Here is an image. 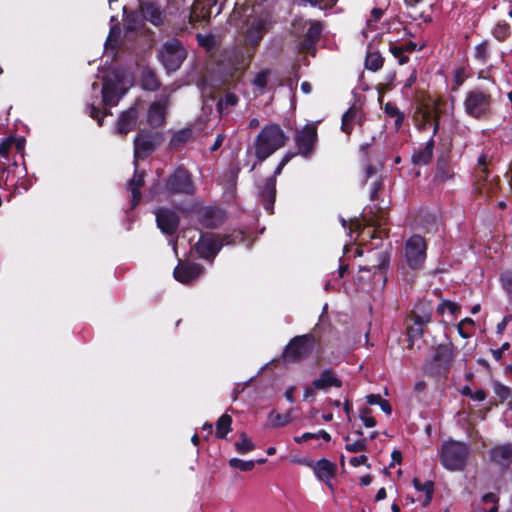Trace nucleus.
<instances>
[{
  "mask_svg": "<svg viewBox=\"0 0 512 512\" xmlns=\"http://www.w3.org/2000/svg\"><path fill=\"white\" fill-rule=\"evenodd\" d=\"M165 190L172 194H191L193 193L194 186L189 173L184 169H177L173 175L168 179Z\"/></svg>",
  "mask_w": 512,
  "mask_h": 512,
  "instance_id": "nucleus-11",
  "label": "nucleus"
},
{
  "mask_svg": "<svg viewBox=\"0 0 512 512\" xmlns=\"http://www.w3.org/2000/svg\"><path fill=\"white\" fill-rule=\"evenodd\" d=\"M156 221L159 229L165 234H173L179 224L178 215L170 209H159L156 211Z\"/></svg>",
  "mask_w": 512,
  "mask_h": 512,
  "instance_id": "nucleus-14",
  "label": "nucleus"
},
{
  "mask_svg": "<svg viewBox=\"0 0 512 512\" xmlns=\"http://www.w3.org/2000/svg\"><path fill=\"white\" fill-rule=\"evenodd\" d=\"M238 97L233 93H226L223 98H221L218 102V109L220 112H223V110L228 109L229 107H233L237 104Z\"/></svg>",
  "mask_w": 512,
  "mask_h": 512,
  "instance_id": "nucleus-40",
  "label": "nucleus"
},
{
  "mask_svg": "<svg viewBox=\"0 0 512 512\" xmlns=\"http://www.w3.org/2000/svg\"><path fill=\"white\" fill-rule=\"evenodd\" d=\"M254 460H242L239 458H231L229 460V466L233 469H238L240 471H251L255 467Z\"/></svg>",
  "mask_w": 512,
  "mask_h": 512,
  "instance_id": "nucleus-35",
  "label": "nucleus"
},
{
  "mask_svg": "<svg viewBox=\"0 0 512 512\" xmlns=\"http://www.w3.org/2000/svg\"><path fill=\"white\" fill-rule=\"evenodd\" d=\"M383 400L380 394H369L366 396V401L369 405H379Z\"/></svg>",
  "mask_w": 512,
  "mask_h": 512,
  "instance_id": "nucleus-55",
  "label": "nucleus"
},
{
  "mask_svg": "<svg viewBox=\"0 0 512 512\" xmlns=\"http://www.w3.org/2000/svg\"><path fill=\"white\" fill-rule=\"evenodd\" d=\"M322 24L320 22H312L310 27L308 28L307 30V33H306V39L304 41V48L305 49H310L313 47V45L315 44V42L318 40V38L320 37V34L322 32Z\"/></svg>",
  "mask_w": 512,
  "mask_h": 512,
  "instance_id": "nucleus-27",
  "label": "nucleus"
},
{
  "mask_svg": "<svg viewBox=\"0 0 512 512\" xmlns=\"http://www.w3.org/2000/svg\"><path fill=\"white\" fill-rule=\"evenodd\" d=\"M312 385L315 389L326 391L333 387L340 388L342 381L332 369H324L319 376L314 379Z\"/></svg>",
  "mask_w": 512,
  "mask_h": 512,
  "instance_id": "nucleus-17",
  "label": "nucleus"
},
{
  "mask_svg": "<svg viewBox=\"0 0 512 512\" xmlns=\"http://www.w3.org/2000/svg\"><path fill=\"white\" fill-rule=\"evenodd\" d=\"M217 0H195L190 13L191 22L207 20L211 17L212 9L216 6Z\"/></svg>",
  "mask_w": 512,
  "mask_h": 512,
  "instance_id": "nucleus-16",
  "label": "nucleus"
},
{
  "mask_svg": "<svg viewBox=\"0 0 512 512\" xmlns=\"http://www.w3.org/2000/svg\"><path fill=\"white\" fill-rule=\"evenodd\" d=\"M203 273V267L196 263L180 262L174 269V278L183 284H188Z\"/></svg>",
  "mask_w": 512,
  "mask_h": 512,
  "instance_id": "nucleus-13",
  "label": "nucleus"
},
{
  "mask_svg": "<svg viewBox=\"0 0 512 512\" xmlns=\"http://www.w3.org/2000/svg\"><path fill=\"white\" fill-rule=\"evenodd\" d=\"M413 486L418 492H422L425 494V498L423 500V504L427 505L431 502L433 492H434V483L432 481H426L422 483L419 479H413Z\"/></svg>",
  "mask_w": 512,
  "mask_h": 512,
  "instance_id": "nucleus-28",
  "label": "nucleus"
},
{
  "mask_svg": "<svg viewBox=\"0 0 512 512\" xmlns=\"http://www.w3.org/2000/svg\"><path fill=\"white\" fill-rule=\"evenodd\" d=\"M268 74H269V71L268 70H264V71H261L259 72L254 80H253V84L259 88V89H264L267 85V77H268Z\"/></svg>",
  "mask_w": 512,
  "mask_h": 512,
  "instance_id": "nucleus-47",
  "label": "nucleus"
},
{
  "mask_svg": "<svg viewBox=\"0 0 512 512\" xmlns=\"http://www.w3.org/2000/svg\"><path fill=\"white\" fill-rule=\"evenodd\" d=\"M234 447L239 454L245 455L255 449V444L245 432H242L239 435V440L234 443Z\"/></svg>",
  "mask_w": 512,
  "mask_h": 512,
  "instance_id": "nucleus-29",
  "label": "nucleus"
},
{
  "mask_svg": "<svg viewBox=\"0 0 512 512\" xmlns=\"http://www.w3.org/2000/svg\"><path fill=\"white\" fill-rule=\"evenodd\" d=\"M402 47H403V50H404V53L406 52H413L417 49V44L415 42H408V43H405V44H401Z\"/></svg>",
  "mask_w": 512,
  "mask_h": 512,
  "instance_id": "nucleus-63",
  "label": "nucleus"
},
{
  "mask_svg": "<svg viewBox=\"0 0 512 512\" xmlns=\"http://www.w3.org/2000/svg\"><path fill=\"white\" fill-rule=\"evenodd\" d=\"M344 440L346 441L345 449L348 452L357 453L367 449V441L364 438L352 440L351 437L347 435L344 437Z\"/></svg>",
  "mask_w": 512,
  "mask_h": 512,
  "instance_id": "nucleus-31",
  "label": "nucleus"
},
{
  "mask_svg": "<svg viewBox=\"0 0 512 512\" xmlns=\"http://www.w3.org/2000/svg\"><path fill=\"white\" fill-rule=\"evenodd\" d=\"M361 120L360 112L357 108H349L342 117L341 130L346 134H350L353 129V123Z\"/></svg>",
  "mask_w": 512,
  "mask_h": 512,
  "instance_id": "nucleus-26",
  "label": "nucleus"
},
{
  "mask_svg": "<svg viewBox=\"0 0 512 512\" xmlns=\"http://www.w3.org/2000/svg\"><path fill=\"white\" fill-rule=\"evenodd\" d=\"M269 25L270 19L267 15L252 20L244 33V45L246 47H256L267 32Z\"/></svg>",
  "mask_w": 512,
  "mask_h": 512,
  "instance_id": "nucleus-10",
  "label": "nucleus"
},
{
  "mask_svg": "<svg viewBox=\"0 0 512 512\" xmlns=\"http://www.w3.org/2000/svg\"><path fill=\"white\" fill-rule=\"evenodd\" d=\"M510 347V344L508 342H505L502 344V346L499 349H493L491 351L493 358L496 361H500L502 358V354L504 351L508 350Z\"/></svg>",
  "mask_w": 512,
  "mask_h": 512,
  "instance_id": "nucleus-52",
  "label": "nucleus"
},
{
  "mask_svg": "<svg viewBox=\"0 0 512 512\" xmlns=\"http://www.w3.org/2000/svg\"><path fill=\"white\" fill-rule=\"evenodd\" d=\"M500 281L504 290L511 294L512 293V273L505 272L501 275Z\"/></svg>",
  "mask_w": 512,
  "mask_h": 512,
  "instance_id": "nucleus-49",
  "label": "nucleus"
},
{
  "mask_svg": "<svg viewBox=\"0 0 512 512\" xmlns=\"http://www.w3.org/2000/svg\"><path fill=\"white\" fill-rule=\"evenodd\" d=\"M343 410L346 414V418H347V421H351V410H352V404L351 402L346 399L344 402H343Z\"/></svg>",
  "mask_w": 512,
  "mask_h": 512,
  "instance_id": "nucleus-60",
  "label": "nucleus"
},
{
  "mask_svg": "<svg viewBox=\"0 0 512 512\" xmlns=\"http://www.w3.org/2000/svg\"><path fill=\"white\" fill-rule=\"evenodd\" d=\"M391 457H392V463H391V466L394 465V464H399L401 462V459H402V456H401V452L398 451V450H394L391 454Z\"/></svg>",
  "mask_w": 512,
  "mask_h": 512,
  "instance_id": "nucleus-64",
  "label": "nucleus"
},
{
  "mask_svg": "<svg viewBox=\"0 0 512 512\" xmlns=\"http://www.w3.org/2000/svg\"><path fill=\"white\" fill-rule=\"evenodd\" d=\"M426 243L419 235L410 237L405 245V257L410 268H420L426 259Z\"/></svg>",
  "mask_w": 512,
  "mask_h": 512,
  "instance_id": "nucleus-8",
  "label": "nucleus"
},
{
  "mask_svg": "<svg viewBox=\"0 0 512 512\" xmlns=\"http://www.w3.org/2000/svg\"><path fill=\"white\" fill-rule=\"evenodd\" d=\"M138 116L139 114L137 112V109L134 107L121 113L116 125L117 133L125 135L128 132L132 131L136 126Z\"/></svg>",
  "mask_w": 512,
  "mask_h": 512,
  "instance_id": "nucleus-18",
  "label": "nucleus"
},
{
  "mask_svg": "<svg viewBox=\"0 0 512 512\" xmlns=\"http://www.w3.org/2000/svg\"><path fill=\"white\" fill-rule=\"evenodd\" d=\"M232 243H235V239H230V236L222 239L219 235L214 233H204L201 234L197 241L195 250L201 258L209 260L213 259L218 254L224 244L228 245Z\"/></svg>",
  "mask_w": 512,
  "mask_h": 512,
  "instance_id": "nucleus-6",
  "label": "nucleus"
},
{
  "mask_svg": "<svg viewBox=\"0 0 512 512\" xmlns=\"http://www.w3.org/2000/svg\"><path fill=\"white\" fill-rule=\"evenodd\" d=\"M368 458L365 455L354 456L350 458V464L353 467H359L361 465H367Z\"/></svg>",
  "mask_w": 512,
  "mask_h": 512,
  "instance_id": "nucleus-53",
  "label": "nucleus"
},
{
  "mask_svg": "<svg viewBox=\"0 0 512 512\" xmlns=\"http://www.w3.org/2000/svg\"><path fill=\"white\" fill-rule=\"evenodd\" d=\"M432 308L429 303L421 302L417 304L412 310L409 321L427 326L431 321Z\"/></svg>",
  "mask_w": 512,
  "mask_h": 512,
  "instance_id": "nucleus-20",
  "label": "nucleus"
},
{
  "mask_svg": "<svg viewBox=\"0 0 512 512\" xmlns=\"http://www.w3.org/2000/svg\"><path fill=\"white\" fill-rule=\"evenodd\" d=\"M140 12L144 19L150 21L154 25H159L163 20V12L152 2H144L140 4Z\"/></svg>",
  "mask_w": 512,
  "mask_h": 512,
  "instance_id": "nucleus-21",
  "label": "nucleus"
},
{
  "mask_svg": "<svg viewBox=\"0 0 512 512\" xmlns=\"http://www.w3.org/2000/svg\"><path fill=\"white\" fill-rule=\"evenodd\" d=\"M142 86L146 90L154 91L159 87V82L155 74L151 71H145L142 74Z\"/></svg>",
  "mask_w": 512,
  "mask_h": 512,
  "instance_id": "nucleus-34",
  "label": "nucleus"
},
{
  "mask_svg": "<svg viewBox=\"0 0 512 512\" xmlns=\"http://www.w3.org/2000/svg\"><path fill=\"white\" fill-rule=\"evenodd\" d=\"M89 114L92 118L96 119L98 122V125H102L103 118L108 115L107 112L100 113L99 109L96 108L93 104L89 106Z\"/></svg>",
  "mask_w": 512,
  "mask_h": 512,
  "instance_id": "nucleus-50",
  "label": "nucleus"
},
{
  "mask_svg": "<svg viewBox=\"0 0 512 512\" xmlns=\"http://www.w3.org/2000/svg\"><path fill=\"white\" fill-rule=\"evenodd\" d=\"M379 406H380L381 410H382L384 413H386L387 415L391 414V412H392V407H391L390 403H389L387 400L383 399V400L380 402Z\"/></svg>",
  "mask_w": 512,
  "mask_h": 512,
  "instance_id": "nucleus-62",
  "label": "nucleus"
},
{
  "mask_svg": "<svg viewBox=\"0 0 512 512\" xmlns=\"http://www.w3.org/2000/svg\"><path fill=\"white\" fill-rule=\"evenodd\" d=\"M468 75L463 68H457L454 71V82L457 86H461L465 80L467 79Z\"/></svg>",
  "mask_w": 512,
  "mask_h": 512,
  "instance_id": "nucleus-51",
  "label": "nucleus"
},
{
  "mask_svg": "<svg viewBox=\"0 0 512 512\" xmlns=\"http://www.w3.org/2000/svg\"><path fill=\"white\" fill-rule=\"evenodd\" d=\"M276 191V180L274 177H270L265 181V184L261 191V197L263 200L264 208L271 214L275 199Z\"/></svg>",
  "mask_w": 512,
  "mask_h": 512,
  "instance_id": "nucleus-22",
  "label": "nucleus"
},
{
  "mask_svg": "<svg viewBox=\"0 0 512 512\" xmlns=\"http://www.w3.org/2000/svg\"><path fill=\"white\" fill-rule=\"evenodd\" d=\"M166 101L159 100L151 104L147 113V121L153 127L161 126L165 121Z\"/></svg>",
  "mask_w": 512,
  "mask_h": 512,
  "instance_id": "nucleus-19",
  "label": "nucleus"
},
{
  "mask_svg": "<svg viewBox=\"0 0 512 512\" xmlns=\"http://www.w3.org/2000/svg\"><path fill=\"white\" fill-rule=\"evenodd\" d=\"M469 455V447L467 444L448 440L445 441L440 450L439 458L442 466L448 471L464 470Z\"/></svg>",
  "mask_w": 512,
  "mask_h": 512,
  "instance_id": "nucleus-2",
  "label": "nucleus"
},
{
  "mask_svg": "<svg viewBox=\"0 0 512 512\" xmlns=\"http://www.w3.org/2000/svg\"><path fill=\"white\" fill-rule=\"evenodd\" d=\"M191 137V131L190 130H182L177 133H175L171 139V144L173 146H176L180 143H183L187 141Z\"/></svg>",
  "mask_w": 512,
  "mask_h": 512,
  "instance_id": "nucleus-46",
  "label": "nucleus"
},
{
  "mask_svg": "<svg viewBox=\"0 0 512 512\" xmlns=\"http://www.w3.org/2000/svg\"><path fill=\"white\" fill-rule=\"evenodd\" d=\"M482 504L484 505L483 511L484 512H497V498L493 493H487L483 495L481 499ZM475 512H481V511H475Z\"/></svg>",
  "mask_w": 512,
  "mask_h": 512,
  "instance_id": "nucleus-36",
  "label": "nucleus"
},
{
  "mask_svg": "<svg viewBox=\"0 0 512 512\" xmlns=\"http://www.w3.org/2000/svg\"><path fill=\"white\" fill-rule=\"evenodd\" d=\"M359 418L367 428H372L376 425V420L372 417L371 410L366 406L359 409Z\"/></svg>",
  "mask_w": 512,
  "mask_h": 512,
  "instance_id": "nucleus-41",
  "label": "nucleus"
},
{
  "mask_svg": "<svg viewBox=\"0 0 512 512\" xmlns=\"http://www.w3.org/2000/svg\"><path fill=\"white\" fill-rule=\"evenodd\" d=\"M433 145H434V141L431 138L427 142V145H426L425 149L423 151H420L419 153H417V154H415L413 156L414 162L417 163V164H426V163H428L431 160V158H432Z\"/></svg>",
  "mask_w": 512,
  "mask_h": 512,
  "instance_id": "nucleus-32",
  "label": "nucleus"
},
{
  "mask_svg": "<svg viewBox=\"0 0 512 512\" xmlns=\"http://www.w3.org/2000/svg\"><path fill=\"white\" fill-rule=\"evenodd\" d=\"M314 345L315 339L313 335L296 336L286 346L284 357L289 361H299L312 352Z\"/></svg>",
  "mask_w": 512,
  "mask_h": 512,
  "instance_id": "nucleus-7",
  "label": "nucleus"
},
{
  "mask_svg": "<svg viewBox=\"0 0 512 512\" xmlns=\"http://www.w3.org/2000/svg\"><path fill=\"white\" fill-rule=\"evenodd\" d=\"M144 184V175L142 173H138L137 171L134 173L133 178L128 183V189L131 192L132 196V204L131 207L134 208L141 200V192L140 188Z\"/></svg>",
  "mask_w": 512,
  "mask_h": 512,
  "instance_id": "nucleus-25",
  "label": "nucleus"
},
{
  "mask_svg": "<svg viewBox=\"0 0 512 512\" xmlns=\"http://www.w3.org/2000/svg\"><path fill=\"white\" fill-rule=\"evenodd\" d=\"M232 418L228 414H223L216 423V436L218 438H225L232 430Z\"/></svg>",
  "mask_w": 512,
  "mask_h": 512,
  "instance_id": "nucleus-30",
  "label": "nucleus"
},
{
  "mask_svg": "<svg viewBox=\"0 0 512 512\" xmlns=\"http://www.w3.org/2000/svg\"><path fill=\"white\" fill-rule=\"evenodd\" d=\"M492 34L493 36L499 40V41H503L505 40L509 34H510V31H509V27L507 24L505 23H498L493 31H492Z\"/></svg>",
  "mask_w": 512,
  "mask_h": 512,
  "instance_id": "nucleus-43",
  "label": "nucleus"
},
{
  "mask_svg": "<svg viewBox=\"0 0 512 512\" xmlns=\"http://www.w3.org/2000/svg\"><path fill=\"white\" fill-rule=\"evenodd\" d=\"M454 357V348L451 343L440 344L436 348L435 360L443 368H448Z\"/></svg>",
  "mask_w": 512,
  "mask_h": 512,
  "instance_id": "nucleus-24",
  "label": "nucleus"
},
{
  "mask_svg": "<svg viewBox=\"0 0 512 512\" xmlns=\"http://www.w3.org/2000/svg\"><path fill=\"white\" fill-rule=\"evenodd\" d=\"M130 80V76H120L117 73L113 74V79H106L102 88L104 104L111 107L116 106L119 99L126 93Z\"/></svg>",
  "mask_w": 512,
  "mask_h": 512,
  "instance_id": "nucleus-5",
  "label": "nucleus"
},
{
  "mask_svg": "<svg viewBox=\"0 0 512 512\" xmlns=\"http://www.w3.org/2000/svg\"><path fill=\"white\" fill-rule=\"evenodd\" d=\"M120 34V29L117 25H114L111 27L109 35L107 37L106 43H105V49L106 51L111 48L114 49L117 44V38Z\"/></svg>",
  "mask_w": 512,
  "mask_h": 512,
  "instance_id": "nucleus-44",
  "label": "nucleus"
},
{
  "mask_svg": "<svg viewBox=\"0 0 512 512\" xmlns=\"http://www.w3.org/2000/svg\"><path fill=\"white\" fill-rule=\"evenodd\" d=\"M424 328H425V326L415 323V322H410L408 320L407 335H408L409 340L411 342H413L414 339H419L424 332Z\"/></svg>",
  "mask_w": 512,
  "mask_h": 512,
  "instance_id": "nucleus-39",
  "label": "nucleus"
},
{
  "mask_svg": "<svg viewBox=\"0 0 512 512\" xmlns=\"http://www.w3.org/2000/svg\"><path fill=\"white\" fill-rule=\"evenodd\" d=\"M159 139L158 134L151 136L143 132L139 133L134 140V162L136 163L138 159H143L148 156L154 150Z\"/></svg>",
  "mask_w": 512,
  "mask_h": 512,
  "instance_id": "nucleus-12",
  "label": "nucleus"
},
{
  "mask_svg": "<svg viewBox=\"0 0 512 512\" xmlns=\"http://www.w3.org/2000/svg\"><path fill=\"white\" fill-rule=\"evenodd\" d=\"M494 392L502 400L507 399L511 394L510 389L507 386L500 383H496L494 385Z\"/></svg>",
  "mask_w": 512,
  "mask_h": 512,
  "instance_id": "nucleus-48",
  "label": "nucleus"
},
{
  "mask_svg": "<svg viewBox=\"0 0 512 512\" xmlns=\"http://www.w3.org/2000/svg\"><path fill=\"white\" fill-rule=\"evenodd\" d=\"M383 15V10L381 8H374L371 11V17L372 19H368V25H370L372 22H377Z\"/></svg>",
  "mask_w": 512,
  "mask_h": 512,
  "instance_id": "nucleus-57",
  "label": "nucleus"
},
{
  "mask_svg": "<svg viewBox=\"0 0 512 512\" xmlns=\"http://www.w3.org/2000/svg\"><path fill=\"white\" fill-rule=\"evenodd\" d=\"M317 438H322L326 442H329L331 440L330 434L327 433L325 430H319L317 433L306 432V433H303L301 436L294 437V440L297 443H302V442H306L311 439H317Z\"/></svg>",
  "mask_w": 512,
  "mask_h": 512,
  "instance_id": "nucleus-33",
  "label": "nucleus"
},
{
  "mask_svg": "<svg viewBox=\"0 0 512 512\" xmlns=\"http://www.w3.org/2000/svg\"><path fill=\"white\" fill-rule=\"evenodd\" d=\"M491 459L500 466H507L512 462V444L495 447L490 452Z\"/></svg>",
  "mask_w": 512,
  "mask_h": 512,
  "instance_id": "nucleus-23",
  "label": "nucleus"
},
{
  "mask_svg": "<svg viewBox=\"0 0 512 512\" xmlns=\"http://www.w3.org/2000/svg\"><path fill=\"white\" fill-rule=\"evenodd\" d=\"M295 143L299 154L308 158L311 156L317 143V124L308 123L295 136Z\"/></svg>",
  "mask_w": 512,
  "mask_h": 512,
  "instance_id": "nucleus-9",
  "label": "nucleus"
},
{
  "mask_svg": "<svg viewBox=\"0 0 512 512\" xmlns=\"http://www.w3.org/2000/svg\"><path fill=\"white\" fill-rule=\"evenodd\" d=\"M512 316H505L500 323L497 324L496 330L498 334H502Z\"/></svg>",
  "mask_w": 512,
  "mask_h": 512,
  "instance_id": "nucleus-59",
  "label": "nucleus"
},
{
  "mask_svg": "<svg viewBox=\"0 0 512 512\" xmlns=\"http://www.w3.org/2000/svg\"><path fill=\"white\" fill-rule=\"evenodd\" d=\"M313 472L319 481L324 482L331 491L334 490L331 481L336 473V465L334 463L326 458H322L316 461Z\"/></svg>",
  "mask_w": 512,
  "mask_h": 512,
  "instance_id": "nucleus-15",
  "label": "nucleus"
},
{
  "mask_svg": "<svg viewBox=\"0 0 512 512\" xmlns=\"http://www.w3.org/2000/svg\"><path fill=\"white\" fill-rule=\"evenodd\" d=\"M287 136L279 125L270 124L262 128L255 139V156L262 162L277 150L282 148L287 141Z\"/></svg>",
  "mask_w": 512,
  "mask_h": 512,
  "instance_id": "nucleus-1",
  "label": "nucleus"
},
{
  "mask_svg": "<svg viewBox=\"0 0 512 512\" xmlns=\"http://www.w3.org/2000/svg\"><path fill=\"white\" fill-rule=\"evenodd\" d=\"M492 103V95L487 90L474 88L466 92L463 108L469 117L485 119L491 115Z\"/></svg>",
  "mask_w": 512,
  "mask_h": 512,
  "instance_id": "nucleus-3",
  "label": "nucleus"
},
{
  "mask_svg": "<svg viewBox=\"0 0 512 512\" xmlns=\"http://www.w3.org/2000/svg\"><path fill=\"white\" fill-rule=\"evenodd\" d=\"M389 50L395 58H398L399 56L404 54V50L401 44H392L390 45Z\"/></svg>",
  "mask_w": 512,
  "mask_h": 512,
  "instance_id": "nucleus-56",
  "label": "nucleus"
},
{
  "mask_svg": "<svg viewBox=\"0 0 512 512\" xmlns=\"http://www.w3.org/2000/svg\"><path fill=\"white\" fill-rule=\"evenodd\" d=\"M386 112L390 115V116H397V119H396V123L397 124H400L403 120V116L400 115L398 109L396 107H393L391 106L390 104H387L386 107Z\"/></svg>",
  "mask_w": 512,
  "mask_h": 512,
  "instance_id": "nucleus-54",
  "label": "nucleus"
},
{
  "mask_svg": "<svg viewBox=\"0 0 512 512\" xmlns=\"http://www.w3.org/2000/svg\"><path fill=\"white\" fill-rule=\"evenodd\" d=\"M366 68L372 71H377L383 66V59L376 53H371L367 56L365 61Z\"/></svg>",
  "mask_w": 512,
  "mask_h": 512,
  "instance_id": "nucleus-42",
  "label": "nucleus"
},
{
  "mask_svg": "<svg viewBox=\"0 0 512 512\" xmlns=\"http://www.w3.org/2000/svg\"><path fill=\"white\" fill-rule=\"evenodd\" d=\"M487 45V42L484 41L475 47V57L482 62L487 61L489 57Z\"/></svg>",
  "mask_w": 512,
  "mask_h": 512,
  "instance_id": "nucleus-45",
  "label": "nucleus"
},
{
  "mask_svg": "<svg viewBox=\"0 0 512 512\" xmlns=\"http://www.w3.org/2000/svg\"><path fill=\"white\" fill-rule=\"evenodd\" d=\"M186 57L187 50L177 39L167 40L158 53V59L168 72L178 70Z\"/></svg>",
  "mask_w": 512,
  "mask_h": 512,
  "instance_id": "nucleus-4",
  "label": "nucleus"
},
{
  "mask_svg": "<svg viewBox=\"0 0 512 512\" xmlns=\"http://www.w3.org/2000/svg\"><path fill=\"white\" fill-rule=\"evenodd\" d=\"M269 421L275 427L285 426L291 421L290 413L280 414L277 412H271L269 414Z\"/></svg>",
  "mask_w": 512,
  "mask_h": 512,
  "instance_id": "nucleus-38",
  "label": "nucleus"
},
{
  "mask_svg": "<svg viewBox=\"0 0 512 512\" xmlns=\"http://www.w3.org/2000/svg\"><path fill=\"white\" fill-rule=\"evenodd\" d=\"M469 397L476 401H483L486 398V393L482 389H478L475 392H472V394H469Z\"/></svg>",
  "mask_w": 512,
  "mask_h": 512,
  "instance_id": "nucleus-58",
  "label": "nucleus"
},
{
  "mask_svg": "<svg viewBox=\"0 0 512 512\" xmlns=\"http://www.w3.org/2000/svg\"><path fill=\"white\" fill-rule=\"evenodd\" d=\"M224 139H225V135L224 134H218V136L215 139L214 144L211 147V151L218 150L221 147Z\"/></svg>",
  "mask_w": 512,
  "mask_h": 512,
  "instance_id": "nucleus-61",
  "label": "nucleus"
},
{
  "mask_svg": "<svg viewBox=\"0 0 512 512\" xmlns=\"http://www.w3.org/2000/svg\"><path fill=\"white\" fill-rule=\"evenodd\" d=\"M460 311V306L452 301H443L437 307V312L441 315H444L446 312H449L452 316L456 317L458 312Z\"/></svg>",
  "mask_w": 512,
  "mask_h": 512,
  "instance_id": "nucleus-37",
  "label": "nucleus"
}]
</instances>
